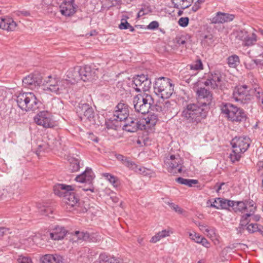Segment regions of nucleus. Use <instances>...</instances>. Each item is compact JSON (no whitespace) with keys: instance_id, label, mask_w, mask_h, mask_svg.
<instances>
[{"instance_id":"nucleus-1","label":"nucleus","mask_w":263,"mask_h":263,"mask_svg":"<svg viewBox=\"0 0 263 263\" xmlns=\"http://www.w3.org/2000/svg\"><path fill=\"white\" fill-rule=\"evenodd\" d=\"M208 110L209 107L198 102L189 103L183 108L182 117L187 122L197 125L206 117Z\"/></svg>"},{"instance_id":"nucleus-2","label":"nucleus","mask_w":263,"mask_h":263,"mask_svg":"<svg viewBox=\"0 0 263 263\" xmlns=\"http://www.w3.org/2000/svg\"><path fill=\"white\" fill-rule=\"evenodd\" d=\"M18 106L23 111L35 110L41 104L37 97L32 92L20 93L16 98Z\"/></svg>"},{"instance_id":"nucleus-3","label":"nucleus","mask_w":263,"mask_h":263,"mask_svg":"<svg viewBox=\"0 0 263 263\" xmlns=\"http://www.w3.org/2000/svg\"><path fill=\"white\" fill-rule=\"evenodd\" d=\"M74 190L73 185L65 184H57L53 187L54 194L60 197H63L64 201L71 207L76 206L79 201V199L73 192Z\"/></svg>"},{"instance_id":"nucleus-4","label":"nucleus","mask_w":263,"mask_h":263,"mask_svg":"<svg viewBox=\"0 0 263 263\" xmlns=\"http://www.w3.org/2000/svg\"><path fill=\"white\" fill-rule=\"evenodd\" d=\"M45 82L46 84L43 87V89L45 91L56 95L64 94L68 92V82L66 80L49 76Z\"/></svg>"},{"instance_id":"nucleus-5","label":"nucleus","mask_w":263,"mask_h":263,"mask_svg":"<svg viewBox=\"0 0 263 263\" xmlns=\"http://www.w3.org/2000/svg\"><path fill=\"white\" fill-rule=\"evenodd\" d=\"M220 107L221 113L229 120L240 122L246 119L247 116L244 111L232 103L223 102Z\"/></svg>"},{"instance_id":"nucleus-6","label":"nucleus","mask_w":263,"mask_h":263,"mask_svg":"<svg viewBox=\"0 0 263 263\" xmlns=\"http://www.w3.org/2000/svg\"><path fill=\"white\" fill-rule=\"evenodd\" d=\"M233 147L232 153L230 154L231 159L233 161H238L241 157V154L245 153L250 146V139L247 136L235 137L231 142Z\"/></svg>"},{"instance_id":"nucleus-7","label":"nucleus","mask_w":263,"mask_h":263,"mask_svg":"<svg viewBox=\"0 0 263 263\" xmlns=\"http://www.w3.org/2000/svg\"><path fill=\"white\" fill-rule=\"evenodd\" d=\"M153 103L152 97L147 93L137 95L133 99L135 111L141 114L148 113Z\"/></svg>"},{"instance_id":"nucleus-8","label":"nucleus","mask_w":263,"mask_h":263,"mask_svg":"<svg viewBox=\"0 0 263 263\" xmlns=\"http://www.w3.org/2000/svg\"><path fill=\"white\" fill-rule=\"evenodd\" d=\"M183 163V160L179 155H171L164 160L167 171L174 175L182 172Z\"/></svg>"},{"instance_id":"nucleus-9","label":"nucleus","mask_w":263,"mask_h":263,"mask_svg":"<svg viewBox=\"0 0 263 263\" xmlns=\"http://www.w3.org/2000/svg\"><path fill=\"white\" fill-rule=\"evenodd\" d=\"M250 89L247 85L236 86L233 90V97L236 102L241 104H248L251 100Z\"/></svg>"},{"instance_id":"nucleus-10","label":"nucleus","mask_w":263,"mask_h":263,"mask_svg":"<svg viewBox=\"0 0 263 263\" xmlns=\"http://www.w3.org/2000/svg\"><path fill=\"white\" fill-rule=\"evenodd\" d=\"M152 82L147 75H138L133 78L132 87L138 92L147 91L151 87Z\"/></svg>"},{"instance_id":"nucleus-11","label":"nucleus","mask_w":263,"mask_h":263,"mask_svg":"<svg viewBox=\"0 0 263 263\" xmlns=\"http://www.w3.org/2000/svg\"><path fill=\"white\" fill-rule=\"evenodd\" d=\"M34 122L45 128L53 127L55 124L51 114L48 111H40L34 118Z\"/></svg>"},{"instance_id":"nucleus-12","label":"nucleus","mask_w":263,"mask_h":263,"mask_svg":"<svg viewBox=\"0 0 263 263\" xmlns=\"http://www.w3.org/2000/svg\"><path fill=\"white\" fill-rule=\"evenodd\" d=\"M94 177L95 176L92 169L89 167H86L85 171L76 177L75 180L80 183H88L89 186L88 187H84L83 190L84 191H89L93 193L95 191V189L92 185V181Z\"/></svg>"},{"instance_id":"nucleus-13","label":"nucleus","mask_w":263,"mask_h":263,"mask_svg":"<svg viewBox=\"0 0 263 263\" xmlns=\"http://www.w3.org/2000/svg\"><path fill=\"white\" fill-rule=\"evenodd\" d=\"M42 83V78L39 73L29 74L23 80V84L25 87L31 89L37 88Z\"/></svg>"},{"instance_id":"nucleus-14","label":"nucleus","mask_w":263,"mask_h":263,"mask_svg":"<svg viewBox=\"0 0 263 263\" xmlns=\"http://www.w3.org/2000/svg\"><path fill=\"white\" fill-rule=\"evenodd\" d=\"M221 76L220 74L218 72H213L209 74L203 84L212 89H221Z\"/></svg>"},{"instance_id":"nucleus-15","label":"nucleus","mask_w":263,"mask_h":263,"mask_svg":"<svg viewBox=\"0 0 263 263\" xmlns=\"http://www.w3.org/2000/svg\"><path fill=\"white\" fill-rule=\"evenodd\" d=\"M124 121V124H122V128L128 132H135L138 129H142L145 127L144 123H142V121H139L137 119L129 118Z\"/></svg>"},{"instance_id":"nucleus-16","label":"nucleus","mask_w":263,"mask_h":263,"mask_svg":"<svg viewBox=\"0 0 263 263\" xmlns=\"http://www.w3.org/2000/svg\"><path fill=\"white\" fill-rule=\"evenodd\" d=\"M116 109L114 113V116H115L116 119H119V121L122 122L128 118L129 109L127 104L120 102L116 106Z\"/></svg>"},{"instance_id":"nucleus-17","label":"nucleus","mask_w":263,"mask_h":263,"mask_svg":"<svg viewBox=\"0 0 263 263\" xmlns=\"http://www.w3.org/2000/svg\"><path fill=\"white\" fill-rule=\"evenodd\" d=\"M81 80L84 82L89 81L96 79V70L92 69L89 65L79 67Z\"/></svg>"},{"instance_id":"nucleus-18","label":"nucleus","mask_w":263,"mask_h":263,"mask_svg":"<svg viewBox=\"0 0 263 263\" xmlns=\"http://www.w3.org/2000/svg\"><path fill=\"white\" fill-rule=\"evenodd\" d=\"M196 93L199 99L198 102L209 107L212 100L211 92L205 88L200 87L197 89Z\"/></svg>"},{"instance_id":"nucleus-19","label":"nucleus","mask_w":263,"mask_h":263,"mask_svg":"<svg viewBox=\"0 0 263 263\" xmlns=\"http://www.w3.org/2000/svg\"><path fill=\"white\" fill-rule=\"evenodd\" d=\"M79 66L70 68L66 72V79H64L68 82V87L70 85L81 80Z\"/></svg>"},{"instance_id":"nucleus-20","label":"nucleus","mask_w":263,"mask_h":263,"mask_svg":"<svg viewBox=\"0 0 263 263\" xmlns=\"http://www.w3.org/2000/svg\"><path fill=\"white\" fill-rule=\"evenodd\" d=\"M245 202L246 205L247 211L249 212L241 216L240 222V224L241 226H246L248 223V218L252 216L251 213H254L256 209V206L254 205L255 204L253 200L245 201Z\"/></svg>"},{"instance_id":"nucleus-21","label":"nucleus","mask_w":263,"mask_h":263,"mask_svg":"<svg viewBox=\"0 0 263 263\" xmlns=\"http://www.w3.org/2000/svg\"><path fill=\"white\" fill-rule=\"evenodd\" d=\"M0 21V28L8 32L16 31L17 24L12 18H1Z\"/></svg>"},{"instance_id":"nucleus-22","label":"nucleus","mask_w":263,"mask_h":263,"mask_svg":"<svg viewBox=\"0 0 263 263\" xmlns=\"http://www.w3.org/2000/svg\"><path fill=\"white\" fill-rule=\"evenodd\" d=\"M235 18V15L232 14L218 12L212 19L213 23H224L232 21Z\"/></svg>"},{"instance_id":"nucleus-23","label":"nucleus","mask_w":263,"mask_h":263,"mask_svg":"<svg viewBox=\"0 0 263 263\" xmlns=\"http://www.w3.org/2000/svg\"><path fill=\"white\" fill-rule=\"evenodd\" d=\"M60 9L63 15L70 16L76 12L77 7L73 3L61 2L60 6Z\"/></svg>"},{"instance_id":"nucleus-24","label":"nucleus","mask_w":263,"mask_h":263,"mask_svg":"<svg viewBox=\"0 0 263 263\" xmlns=\"http://www.w3.org/2000/svg\"><path fill=\"white\" fill-rule=\"evenodd\" d=\"M172 84L171 80L168 78L161 77L156 81L154 84V92L156 95L159 93L163 89Z\"/></svg>"},{"instance_id":"nucleus-25","label":"nucleus","mask_w":263,"mask_h":263,"mask_svg":"<svg viewBox=\"0 0 263 263\" xmlns=\"http://www.w3.org/2000/svg\"><path fill=\"white\" fill-rule=\"evenodd\" d=\"M125 166L129 169L133 170L136 173L146 175V171L147 170L145 167L139 166L134 162L132 161L128 158H126L124 163H123Z\"/></svg>"},{"instance_id":"nucleus-26","label":"nucleus","mask_w":263,"mask_h":263,"mask_svg":"<svg viewBox=\"0 0 263 263\" xmlns=\"http://www.w3.org/2000/svg\"><path fill=\"white\" fill-rule=\"evenodd\" d=\"M65 229L61 226H57L50 233V238L54 240L63 239L66 234Z\"/></svg>"},{"instance_id":"nucleus-27","label":"nucleus","mask_w":263,"mask_h":263,"mask_svg":"<svg viewBox=\"0 0 263 263\" xmlns=\"http://www.w3.org/2000/svg\"><path fill=\"white\" fill-rule=\"evenodd\" d=\"M63 258L60 255L46 254L42 258V263H64Z\"/></svg>"},{"instance_id":"nucleus-28","label":"nucleus","mask_w":263,"mask_h":263,"mask_svg":"<svg viewBox=\"0 0 263 263\" xmlns=\"http://www.w3.org/2000/svg\"><path fill=\"white\" fill-rule=\"evenodd\" d=\"M218 201L219 202V204H215L214 203H211L210 205L211 208H214L216 209H227L229 208H232L234 205L233 201L223 199L221 198H218Z\"/></svg>"},{"instance_id":"nucleus-29","label":"nucleus","mask_w":263,"mask_h":263,"mask_svg":"<svg viewBox=\"0 0 263 263\" xmlns=\"http://www.w3.org/2000/svg\"><path fill=\"white\" fill-rule=\"evenodd\" d=\"M81 105L82 110L84 111V117L86 118L89 121L93 122L95 121V113L92 108L86 103L82 104Z\"/></svg>"},{"instance_id":"nucleus-30","label":"nucleus","mask_w":263,"mask_h":263,"mask_svg":"<svg viewBox=\"0 0 263 263\" xmlns=\"http://www.w3.org/2000/svg\"><path fill=\"white\" fill-rule=\"evenodd\" d=\"M105 125L108 129L117 130L119 127L122 126V123L121 121H119V119H116L115 116H113L105 122Z\"/></svg>"},{"instance_id":"nucleus-31","label":"nucleus","mask_w":263,"mask_h":263,"mask_svg":"<svg viewBox=\"0 0 263 263\" xmlns=\"http://www.w3.org/2000/svg\"><path fill=\"white\" fill-rule=\"evenodd\" d=\"M188 66L191 70L195 72L194 73L191 74V76H196L200 70L203 69L202 62L200 59H198L193 62L191 64L189 65Z\"/></svg>"},{"instance_id":"nucleus-32","label":"nucleus","mask_w":263,"mask_h":263,"mask_svg":"<svg viewBox=\"0 0 263 263\" xmlns=\"http://www.w3.org/2000/svg\"><path fill=\"white\" fill-rule=\"evenodd\" d=\"M77 238V240L93 241L90 234L84 231H76L73 234V238Z\"/></svg>"},{"instance_id":"nucleus-33","label":"nucleus","mask_w":263,"mask_h":263,"mask_svg":"<svg viewBox=\"0 0 263 263\" xmlns=\"http://www.w3.org/2000/svg\"><path fill=\"white\" fill-rule=\"evenodd\" d=\"M158 120L157 115L153 114L148 115L146 118L143 119L141 121L142 123H144L145 126L147 125L148 127H151L155 125Z\"/></svg>"},{"instance_id":"nucleus-34","label":"nucleus","mask_w":263,"mask_h":263,"mask_svg":"<svg viewBox=\"0 0 263 263\" xmlns=\"http://www.w3.org/2000/svg\"><path fill=\"white\" fill-rule=\"evenodd\" d=\"M200 229L204 230L205 233L211 240L217 239L216 229L213 227H208L206 226L200 225Z\"/></svg>"},{"instance_id":"nucleus-35","label":"nucleus","mask_w":263,"mask_h":263,"mask_svg":"<svg viewBox=\"0 0 263 263\" xmlns=\"http://www.w3.org/2000/svg\"><path fill=\"white\" fill-rule=\"evenodd\" d=\"M241 37L243 38V44L247 46L254 45L257 41L255 34H243Z\"/></svg>"},{"instance_id":"nucleus-36","label":"nucleus","mask_w":263,"mask_h":263,"mask_svg":"<svg viewBox=\"0 0 263 263\" xmlns=\"http://www.w3.org/2000/svg\"><path fill=\"white\" fill-rule=\"evenodd\" d=\"M173 91L174 87L172 84L156 95L163 99H167L172 96Z\"/></svg>"},{"instance_id":"nucleus-37","label":"nucleus","mask_w":263,"mask_h":263,"mask_svg":"<svg viewBox=\"0 0 263 263\" xmlns=\"http://www.w3.org/2000/svg\"><path fill=\"white\" fill-rule=\"evenodd\" d=\"M176 181L179 184L187 185L189 187L198 183V180L196 179H185L182 177H178L175 179Z\"/></svg>"},{"instance_id":"nucleus-38","label":"nucleus","mask_w":263,"mask_h":263,"mask_svg":"<svg viewBox=\"0 0 263 263\" xmlns=\"http://www.w3.org/2000/svg\"><path fill=\"white\" fill-rule=\"evenodd\" d=\"M98 262L99 263H119L116 261L115 258L111 257L105 253H101L100 254Z\"/></svg>"},{"instance_id":"nucleus-39","label":"nucleus","mask_w":263,"mask_h":263,"mask_svg":"<svg viewBox=\"0 0 263 263\" xmlns=\"http://www.w3.org/2000/svg\"><path fill=\"white\" fill-rule=\"evenodd\" d=\"M233 203L234 205H233L232 208L235 212L247 211L246 205L244 201H233Z\"/></svg>"},{"instance_id":"nucleus-40","label":"nucleus","mask_w":263,"mask_h":263,"mask_svg":"<svg viewBox=\"0 0 263 263\" xmlns=\"http://www.w3.org/2000/svg\"><path fill=\"white\" fill-rule=\"evenodd\" d=\"M69 169L72 172H76L80 169V162L78 159L71 158L69 159Z\"/></svg>"},{"instance_id":"nucleus-41","label":"nucleus","mask_w":263,"mask_h":263,"mask_svg":"<svg viewBox=\"0 0 263 263\" xmlns=\"http://www.w3.org/2000/svg\"><path fill=\"white\" fill-rule=\"evenodd\" d=\"M227 61L229 66L232 68H235L239 64V57L235 54L230 56Z\"/></svg>"},{"instance_id":"nucleus-42","label":"nucleus","mask_w":263,"mask_h":263,"mask_svg":"<svg viewBox=\"0 0 263 263\" xmlns=\"http://www.w3.org/2000/svg\"><path fill=\"white\" fill-rule=\"evenodd\" d=\"M103 176L105 177V179H107L114 187H118V184L117 182L118 179L116 176L107 173H104L103 174Z\"/></svg>"},{"instance_id":"nucleus-43","label":"nucleus","mask_w":263,"mask_h":263,"mask_svg":"<svg viewBox=\"0 0 263 263\" xmlns=\"http://www.w3.org/2000/svg\"><path fill=\"white\" fill-rule=\"evenodd\" d=\"M191 0H184L181 3H177L174 4V8L184 10L186 8H189L192 4Z\"/></svg>"},{"instance_id":"nucleus-44","label":"nucleus","mask_w":263,"mask_h":263,"mask_svg":"<svg viewBox=\"0 0 263 263\" xmlns=\"http://www.w3.org/2000/svg\"><path fill=\"white\" fill-rule=\"evenodd\" d=\"M39 237L37 236L29 237L27 239L24 240L23 243L28 247H32L35 243H37Z\"/></svg>"},{"instance_id":"nucleus-45","label":"nucleus","mask_w":263,"mask_h":263,"mask_svg":"<svg viewBox=\"0 0 263 263\" xmlns=\"http://www.w3.org/2000/svg\"><path fill=\"white\" fill-rule=\"evenodd\" d=\"M120 29H128L130 32L135 31L134 27L132 26L126 20H122L119 25Z\"/></svg>"},{"instance_id":"nucleus-46","label":"nucleus","mask_w":263,"mask_h":263,"mask_svg":"<svg viewBox=\"0 0 263 263\" xmlns=\"http://www.w3.org/2000/svg\"><path fill=\"white\" fill-rule=\"evenodd\" d=\"M189 235L190 238L194 241V242L199 243L201 238L203 237L200 235H199L198 233H196L194 231L191 232L189 233Z\"/></svg>"},{"instance_id":"nucleus-47","label":"nucleus","mask_w":263,"mask_h":263,"mask_svg":"<svg viewBox=\"0 0 263 263\" xmlns=\"http://www.w3.org/2000/svg\"><path fill=\"white\" fill-rule=\"evenodd\" d=\"M248 226L247 227V230L250 233H253L256 232L258 230V224L255 223H251L250 224L248 223ZM247 225V224H246Z\"/></svg>"},{"instance_id":"nucleus-48","label":"nucleus","mask_w":263,"mask_h":263,"mask_svg":"<svg viewBox=\"0 0 263 263\" xmlns=\"http://www.w3.org/2000/svg\"><path fill=\"white\" fill-rule=\"evenodd\" d=\"M255 96L256 97L258 102L263 104V92L259 89L255 88Z\"/></svg>"},{"instance_id":"nucleus-49","label":"nucleus","mask_w":263,"mask_h":263,"mask_svg":"<svg viewBox=\"0 0 263 263\" xmlns=\"http://www.w3.org/2000/svg\"><path fill=\"white\" fill-rule=\"evenodd\" d=\"M40 212L41 214L45 216H49V214L52 213V211L51 208L46 206H43L40 208Z\"/></svg>"},{"instance_id":"nucleus-50","label":"nucleus","mask_w":263,"mask_h":263,"mask_svg":"<svg viewBox=\"0 0 263 263\" xmlns=\"http://www.w3.org/2000/svg\"><path fill=\"white\" fill-rule=\"evenodd\" d=\"M17 261L19 263H32V261L30 258L20 255L18 256Z\"/></svg>"},{"instance_id":"nucleus-51","label":"nucleus","mask_w":263,"mask_h":263,"mask_svg":"<svg viewBox=\"0 0 263 263\" xmlns=\"http://www.w3.org/2000/svg\"><path fill=\"white\" fill-rule=\"evenodd\" d=\"M162 238H164L161 236L160 233L159 232L152 237L150 241L153 243H156Z\"/></svg>"},{"instance_id":"nucleus-52","label":"nucleus","mask_w":263,"mask_h":263,"mask_svg":"<svg viewBox=\"0 0 263 263\" xmlns=\"http://www.w3.org/2000/svg\"><path fill=\"white\" fill-rule=\"evenodd\" d=\"M159 27V23L156 21H154L151 22L147 26V28L149 30H155Z\"/></svg>"},{"instance_id":"nucleus-53","label":"nucleus","mask_w":263,"mask_h":263,"mask_svg":"<svg viewBox=\"0 0 263 263\" xmlns=\"http://www.w3.org/2000/svg\"><path fill=\"white\" fill-rule=\"evenodd\" d=\"M189 19L188 17H181L178 21L180 26L182 27H186L189 24Z\"/></svg>"},{"instance_id":"nucleus-54","label":"nucleus","mask_w":263,"mask_h":263,"mask_svg":"<svg viewBox=\"0 0 263 263\" xmlns=\"http://www.w3.org/2000/svg\"><path fill=\"white\" fill-rule=\"evenodd\" d=\"M16 15L17 16H29L31 15L30 12L26 10L17 11L15 12Z\"/></svg>"},{"instance_id":"nucleus-55","label":"nucleus","mask_w":263,"mask_h":263,"mask_svg":"<svg viewBox=\"0 0 263 263\" xmlns=\"http://www.w3.org/2000/svg\"><path fill=\"white\" fill-rule=\"evenodd\" d=\"M159 232L160 233L161 236L163 238L169 236L171 235V234H172L173 233V232L170 229L163 230L162 231H161Z\"/></svg>"},{"instance_id":"nucleus-56","label":"nucleus","mask_w":263,"mask_h":263,"mask_svg":"<svg viewBox=\"0 0 263 263\" xmlns=\"http://www.w3.org/2000/svg\"><path fill=\"white\" fill-rule=\"evenodd\" d=\"M199 244L201 245L206 248H210V246L209 241L204 237L201 238V240Z\"/></svg>"},{"instance_id":"nucleus-57","label":"nucleus","mask_w":263,"mask_h":263,"mask_svg":"<svg viewBox=\"0 0 263 263\" xmlns=\"http://www.w3.org/2000/svg\"><path fill=\"white\" fill-rule=\"evenodd\" d=\"M175 41L176 43L179 45H184L186 43L185 39L183 36L176 37Z\"/></svg>"},{"instance_id":"nucleus-58","label":"nucleus","mask_w":263,"mask_h":263,"mask_svg":"<svg viewBox=\"0 0 263 263\" xmlns=\"http://www.w3.org/2000/svg\"><path fill=\"white\" fill-rule=\"evenodd\" d=\"M170 207L174 210L176 212H177L178 213H182V209L179 208L177 205L175 204L174 203H170Z\"/></svg>"},{"instance_id":"nucleus-59","label":"nucleus","mask_w":263,"mask_h":263,"mask_svg":"<svg viewBox=\"0 0 263 263\" xmlns=\"http://www.w3.org/2000/svg\"><path fill=\"white\" fill-rule=\"evenodd\" d=\"M225 185V183L221 182V183H217L215 186L214 189L216 190V192L217 193H219V191L222 189V186Z\"/></svg>"},{"instance_id":"nucleus-60","label":"nucleus","mask_w":263,"mask_h":263,"mask_svg":"<svg viewBox=\"0 0 263 263\" xmlns=\"http://www.w3.org/2000/svg\"><path fill=\"white\" fill-rule=\"evenodd\" d=\"M252 63L249 64L246 63L245 65L247 68L248 69H252L254 68V66L257 65V60H253L252 61Z\"/></svg>"},{"instance_id":"nucleus-61","label":"nucleus","mask_w":263,"mask_h":263,"mask_svg":"<svg viewBox=\"0 0 263 263\" xmlns=\"http://www.w3.org/2000/svg\"><path fill=\"white\" fill-rule=\"evenodd\" d=\"M252 214V216L249 217L248 218V222L250 221L251 220L257 221L259 220L260 217L258 215H254V213H251Z\"/></svg>"},{"instance_id":"nucleus-62","label":"nucleus","mask_w":263,"mask_h":263,"mask_svg":"<svg viewBox=\"0 0 263 263\" xmlns=\"http://www.w3.org/2000/svg\"><path fill=\"white\" fill-rule=\"evenodd\" d=\"M116 158L118 160L121 161L122 163H123L127 157L122 155L118 154L116 156Z\"/></svg>"},{"instance_id":"nucleus-63","label":"nucleus","mask_w":263,"mask_h":263,"mask_svg":"<svg viewBox=\"0 0 263 263\" xmlns=\"http://www.w3.org/2000/svg\"><path fill=\"white\" fill-rule=\"evenodd\" d=\"M7 229L4 227H0V237H2L6 232Z\"/></svg>"},{"instance_id":"nucleus-64","label":"nucleus","mask_w":263,"mask_h":263,"mask_svg":"<svg viewBox=\"0 0 263 263\" xmlns=\"http://www.w3.org/2000/svg\"><path fill=\"white\" fill-rule=\"evenodd\" d=\"M147 13L145 12L144 9L142 8L138 13V17H140L146 14Z\"/></svg>"}]
</instances>
